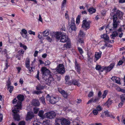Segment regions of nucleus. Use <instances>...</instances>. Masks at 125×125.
<instances>
[{"mask_svg":"<svg viewBox=\"0 0 125 125\" xmlns=\"http://www.w3.org/2000/svg\"><path fill=\"white\" fill-rule=\"evenodd\" d=\"M123 16L122 12L119 10H117L114 14L113 15V27L111 28H109L107 26L106 28V31L109 30L110 31L115 30L117 27L120 23L118 20V18L121 19Z\"/></svg>","mask_w":125,"mask_h":125,"instance_id":"f257e3e1","label":"nucleus"},{"mask_svg":"<svg viewBox=\"0 0 125 125\" xmlns=\"http://www.w3.org/2000/svg\"><path fill=\"white\" fill-rule=\"evenodd\" d=\"M17 98L18 99V101L15 98L12 101L13 104H15L17 102V104L15 106L14 109L12 110V112L14 113L19 112V109H21L22 102L24 100V96L23 95L19 94L17 96Z\"/></svg>","mask_w":125,"mask_h":125,"instance_id":"f03ea898","label":"nucleus"},{"mask_svg":"<svg viewBox=\"0 0 125 125\" xmlns=\"http://www.w3.org/2000/svg\"><path fill=\"white\" fill-rule=\"evenodd\" d=\"M41 72L42 75V79L47 78L48 76H49L51 75V72L45 67H43L41 69Z\"/></svg>","mask_w":125,"mask_h":125,"instance_id":"7ed1b4c3","label":"nucleus"},{"mask_svg":"<svg viewBox=\"0 0 125 125\" xmlns=\"http://www.w3.org/2000/svg\"><path fill=\"white\" fill-rule=\"evenodd\" d=\"M55 69L57 72L60 74H63L65 72L64 66L62 64H59Z\"/></svg>","mask_w":125,"mask_h":125,"instance_id":"20e7f679","label":"nucleus"},{"mask_svg":"<svg viewBox=\"0 0 125 125\" xmlns=\"http://www.w3.org/2000/svg\"><path fill=\"white\" fill-rule=\"evenodd\" d=\"M91 22L90 21H87L86 20H83V21L82 27L84 29H85L86 30L89 29L90 28V24Z\"/></svg>","mask_w":125,"mask_h":125,"instance_id":"39448f33","label":"nucleus"},{"mask_svg":"<svg viewBox=\"0 0 125 125\" xmlns=\"http://www.w3.org/2000/svg\"><path fill=\"white\" fill-rule=\"evenodd\" d=\"M56 115L55 113L52 111L48 112L45 114V116L47 118L51 119L54 118Z\"/></svg>","mask_w":125,"mask_h":125,"instance_id":"423d86ee","label":"nucleus"},{"mask_svg":"<svg viewBox=\"0 0 125 125\" xmlns=\"http://www.w3.org/2000/svg\"><path fill=\"white\" fill-rule=\"evenodd\" d=\"M69 39L66 34H62L60 39V41L62 42H69Z\"/></svg>","mask_w":125,"mask_h":125,"instance_id":"0eeeda50","label":"nucleus"},{"mask_svg":"<svg viewBox=\"0 0 125 125\" xmlns=\"http://www.w3.org/2000/svg\"><path fill=\"white\" fill-rule=\"evenodd\" d=\"M115 65L114 63H112L108 67L104 66V71H105L107 72L110 71L113 69Z\"/></svg>","mask_w":125,"mask_h":125,"instance_id":"6e6552de","label":"nucleus"},{"mask_svg":"<svg viewBox=\"0 0 125 125\" xmlns=\"http://www.w3.org/2000/svg\"><path fill=\"white\" fill-rule=\"evenodd\" d=\"M43 81L44 82H46L45 83L49 85V84H50L51 82H53L54 80L53 78L50 76V77L47 78H43Z\"/></svg>","mask_w":125,"mask_h":125,"instance_id":"1a4fd4ad","label":"nucleus"},{"mask_svg":"<svg viewBox=\"0 0 125 125\" xmlns=\"http://www.w3.org/2000/svg\"><path fill=\"white\" fill-rule=\"evenodd\" d=\"M70 26L69 31L71 32L73 31H75L76 29V28L75 23H72L69 25Z\"/></svg>","mask_w":125,"mask_h":125,"instance_id":"9d476101","label":"nucleus"},{"mask_svg":"<svg viewBox=\"0 0 125 125\" xmlns=\"http://www.w3.org/2000/svg\"><path fill=\"white\" fill-rule=\"evenodd\" d=\"M61 124L62 125H69L70 121L68 120L65 118L61 119Z\"/></svg>","mask_w":125,"mask_h":125,"instance_id":"9b49d317","label":"nucleus"},{"mask_svg":"<svg viewBox=\"0 0 125 125\" xmlns=\"http://www.w3.org/2000/svg\"><path fill=\"white\" fill-rule=\"evenodd\" d=\"M57 97L53 96H52L50 97V102L52 104H55L56 102H57V100H56Z\"/></svg>","mask_w":125,"mask_h":125,"instance_id":"f8f14e48","label":"nucleus"},{"mask_svg":"<svg viewBox=\"0 0 125 125\" xmlns=\"http://www.w3.org/2000/svg\"><path fill=\"white\" fill-rule=\"evenodd\" d=\"M58 91L62 94L64 98H66L68 96V94L64 90L59 89Z\"/></svg>","mask_w":125,"mask_h":125,"instance_id":"ddd939ff","label":"nucleus"},{"mask_svg":"<svg viewBox=\"0 0 125 125\" xmlns=\"http://www.w3.org/2000/svg\"><path fill=\"white\" fill-rule=\"evenodd\" d=\"M111 79L114 82L118 84H120V80L119 78L116 77H112Z\"/></svg>","mask_w":125,"mask_h":125,"instance_id":"4468645a","label":"nucleus"},{"mask_svg":"<svg viewBox=\"0 0 125 125\" xmlns=\"http://www.w3.org/2000/svg\"><path fill=\"white\" fill-rule=\"evenodd\" d=\"M71 83V84H73L74 85H77L78 86H79L80 85V84L78 83V81L75 79H73L72 81H70V82Z\"/></svg>","mask_w":125,"mask_h":125,"instance_id":"2eb2a0df","label":"nucleus"},{"mask_svg":"<svg viewBox=\"0 0 125 125\" xmlns=\"http://www.w3.org/2000/svg\"><path fill=\"white\" fill-rule=\"evenodd\" d=\"M34 117L33 113L32 112H28L27 115V117L28 119H31Z\"/></svg>","mask_w":125,"mask_h":125,"instance_id":"dca6fc26","label":"nucleus"},{"mask_svg":"<svg viewBox=\"0 0 125 125\" xmlns=\"http://www.w3.org/2000/svg\"><path fill=\"white\" fill-rule=\"evenodd\" d=\"M101 54L102 52L100 51L98 52H95V57L96 60H98L101 58Z\"/></svg>","mask_w":125,"mask_h":125,"instance_id":"f3484780","label":"nucleus"},{"mask_svg":"<svg viewBox=\"0 0 125 125\" xmlns=\"http://www.w3.org/2000/svg\"><path fill=\"white\" fill-rule=\"evenodd\" d=\"M32 104L34 106H38L40 105V103L38 100H33L32 102Z\"/></svg>","mask_w":125,"mask_h":125,"instance_id":"a211bd4d","label":"nucleus"},{"mask_svg":"<svg viewBox=\"0 0 125 125\" xmlns=\"http://www.w3.org/2000/svg\"><path fill=\"white\" fill-rule=\"evenodd\" d=\"M63 32H57L55 34V37L56 39L58 40L59 39L60 40V37L61 36V35H62Z\"/></svg>","mask_w":125,"mask_h":125,"instance_id":"6ab92c4d","label":"nucleus"},{"mask_svg":"<svg viewBox=\"0 0 125 125\" xmlns=\"http://www.w3.org/2000/svg\"><path fill=\"white\" fill-rule=\"evenodd\" d=\"M104 66L101 67L100 65H96L95 67L96 70L99 71V72H102L104 71Z\"/></svg>","mask_w":125,"mask_h":125,"instance_id":"aec40b11","label":"nucleus"},{"mask_svg":"<svg viewBox=\"0 0 125 125\" xmlns=\"http://www.w3.org/2000/svg\"><path fill=\"white\" fill-rule=\"evenodd\" d=\"M75 68L76 71L79 73H80V68L79 64H77L76 61L75 62Z\"/></svg>","mask_w":125,"mask_h":125,"instance_id":"412c9836","label":"nucleus"},{"mask_svg":"<svg viewBox=\"0 0 125 125\" xmlns=\"http://www.w3.org/2000/svg\"><path fill=\"white\" fill-rule=\"evenodd\" d=\"M70 77L68 76H66L65 77V80L66 81L65 84H66L70 85H71V83L70 81H69Z\"/></svg>","mask_w":125,"mask_h":125,"instance_id":"4be33fe9","label":"nucleus"},{"mask_svg":"<svg viewBox=\"0 0 125 125\" xmlns=\"http://www.w3.org/2000/svg\"><path fill=\"white\" fill-rule=\"evenodd\" d=\"M112 103V100H111L110 98H109L107 102L105 104V105H107L108 107H109Z\"/></svg>","mask_w":125,"mask_h":125,"instance_id":"5701e85b","label":"nucleus"},{"mask_svg":"<svg viewBox=\"0 0 125 125\" xmlns=\"http://www.w3.org/2000/svg\"><path fill=\"white\" fill-rule=\"evenodd\" d=\"M101 37L102 38L104 39L106 41L109 40V37L108 35L106 34H103L101 35Z\"/></svg>","mask_w":125,"mask_h":125,"instance_id":"b1692460","label":"nucleus"},{"mask_svg":"<svg viewBox=\"0 0 125 125\" xmlns=\"http://www.w3.org/2000/svg\"><path fill=\"white\" fill-rule=\"evenodd\" d=\"M50 121L49 120H45L43 121L42 124L43 125H50Z\"/></svg>","mask_w":125,"mask_h":125,"instance_id":"393cba45","label":"nucleus"},{"mask_svg":"<svg viewBox=\"0 0 125 125\" xmlns=\"http://www.w3.org/2000/svg\"><path fill=\"white\" fill-rule=\"evenodd\" d=\"M18 112L15 113V114L13 115L14 116V118L15 120H17L19 121L20 120V116L19 115H18L17 114H16Z\"/></svg>","mask_w":125,"mask_h":125,"instance_id":"a878e982","label":"nucleus"},{"mask_svg":"<svg viewBox=\"0 0 125 125\" xmlns=\"http://www.w3.org/2000/svg\"><path fill=\"white\" fill-rule=\"evenodd\" d=\"M67 43L64 45V47L66 48H70L71 47V43L70 41L69 42H66Z\"/></svg>","mask_w":125,"mask_h":125,"instance_id":"bb28decb","label":"nucleus"},{"mask_svg":"<svg viewBox=\"0 0 125 125\" xmlns=\"http://www.w3.org/2000/svg\"><path fill=\"white\" fill-rule=\"evenodd\" d=\"M88 11L90 13H93L95 12L96 10L92 7H91L89 9Z\"/></svg>","mask_w":125,"mask_h":125,"instance_id":"cd10ccee","label":"nucleus"},{"mask_svg":"<svg viewBox=\"0 0 125 125\" xmlns=\"http://www.w3.org/2000/svg\"><path fill=\"white\" fill-rule=\"evenodd\" d=\"M85 35V33H84L83 31L80 30L79 31V36L83 38L84 37Z\"/></svg>","mask_w":125,"mask_h":125,"instance_id":"c85d7f7f","label":"nucleus"},{"mask_svg":"<svg viewBox=\"0 0 125 125\" xmlns=\"http://www.w3.org/2000/svg\"><path fill=\"white\" fill-rule=\"evenodd\" d=\"M44 88V86H41L40 84H38L36 87V89L38 90L43 89Z\"/></svg>","mask_w":125,"mask_h":125,"instance_id":"c756f323","label":"nucleus"},{"mask_svg":"<svg viewBox=\"0 0 125 125\" xmlns=\"http://www.w3.org/2000/svg\"><path fill=\"white\" fill-rule=\"evenodd\" d=\"M118 35V33L117 32H114L111 36V38L113 39H114V38L115 37Z\"/></svg>","mask_w":125,"mask_h":125,"instance_id":"7c9ffc66","label":"nucleus"},{"mask_svg":"<svg viewBox=\"0 0 125 125\" xmlns=\"http://www.w3.org/2000/svg\"><path fill=\"white\" fill-rule=\"evenodd\" d=\"M44 111L42 110H41L39 111L38 115L40 117H44Z\"/></svg>","mask_w":125,"mask_h":125,"instance_id":"2f4dec72","label":"nucleus"},{"mask_svg":"<svg viewBox=\"0 0 125 125\" xmlns=\"http://www.w3.org/2000/svg\"><path fill=\"white\" fill-rule=\"evenodd\" d=\"M42 33L44 36L45 37L47 36L49 33V32L48 30H46L42 32Z\"/></svg>","mask_w":125,"mask_h":125,"instance_id":"473e14b6","label":"nucleus"},{"mask_svg":"<svg viewBox=\"0 0 125 125\" xmlns=\"http://www.w3.org/2000/svg\"><path fill=\"white\" fill-rule=\"evenodd\" d=\"M120 98L122 102H124L125 100V94H121L120 96Z\"/></svg>","mask_w":125,"mask_h":125,"instance_id":"72a5a7b5","label":"nucleus"},{"mask_svg":"<svg viewBox=\"0 0 125 125\" xmlns=\"http://www.w3.org/2000/svg\"><path fill=\"white\" fill-rule=\"evenodd\" d=\"M40 100L42 102L43 104H45V99L43 96L40 97Z\"/></svg>","mask_w":125,"mask_h":125,"instance_id":"f704fd0d","label":"nucleus"},{"mask_svg":"<svg viewBox=\"0 0 125 125\" xmlns=\"http://www.w3.org/2000/svg\"><path fill=\"white\" fill-rule=\"evenodd\" d=\"M30 60L28 59H27L26 62V67L27 68L29 67L30 66Z\"/></svg>","mask_w":125,"mask_h":125,"instance_id":"c9c22d12","label":"nucleus"},{"mask_svg":"<svg viewBox=\"0 0 125 125\" xmlns=\"http://www.w3.org/2000/svg\"><path fill=\"white\" fill-rule=\"evenodd\" d=\"M8 88L9 92L10 93H11L12 91L13 90V86H10L8 87Z\"/></svg>","mask_w":125,"mask_h":125,"instance_id":"e433bc0d","label":"nucleus"},{"mask_svg":"<svg viewBox=\"0 0 125 125\" xmlns=\"http://www.w3.org/2000/svg\"><path fill=\"white\" fill-rule=\"evenodd\" d=\"M104 115L106 116L111 117L112 115H111L108 111H107L104 112Z\"/></svg>","mask_w":125,"mask_h":125,"instance_id":"4c0bfd02","label":"nucleus"},{"mask_svg":"<svg viewBox=\"0 0 125 125\" xmlns=\"http://www.w3.org/2000/svg\"><path fill=\"white\" fill-rule=\"evenodd\" d=\"M108 92V91L107 90H105L104 91L103 94L102 96V97H103V99H104V98L106 97V96Z\"/></svg>","mask_w":125,"mask_h":125,"instance_id":"58836bf2","label":"nucleus"},{"mask_svg":"<svg viewBox=\"0 0 125 125\" xmlns=\"http://www.w3.org/2000/svg\"><path fill=\"white\" fill-rule=\"evenodd\" d=\"M20 33H22L26 34L27 33V31L25 29H23L21 30V31L20 32Z\"/></svg>","mask_w":125,"mask_h":125,"instance_id":"ea45409f","label":"nucleus"},{"mask_svg":"<svg viewBox=\"0 0 125 125\" xmlns=\"http://www.w3.org/2000/svg\"><path fill=\"white\" fill-rule=\"evenodd\" d=\"M66 3V0H63L62 4V8L64 7V5Z\"/></svg>","mask_w":125,"mask_h":125,"instance_id":"a19ab883","label":"nucleus"},{"mask_svg":"<svg viewBox=\"0 0 125 125\" xmlns=\"http://www.w3.org/2000/svg\"><path fill=\"white\" fill-rule=\"evenodd\" d=\"M88 55V61H89L91 59L92 57V55L91 54V53H88L87 54Z\"/></svg>","mask_w":125,"mask_h":125,"instance_id":"79ce46f5","label":"nucleus"},{"mask_svg":"<svg viewBox=\"0 0 125 125\" xmlns=\"http://www.w3.org/2000/svg\"><path fill=\"white\" fill-rule=\"evenodd\" d=\"M78 42L79 43L81 44H83L84 43L83 40V39L80 38L78 40Z\"/></svg>","mask_w":125,"mask_h":125,"instance_id":"37998d69","label":"nucleus"},{"mask_svg":"<svg viewBox=\"0 0 125 125\" xmlns=\"http://www.w3.org/2000/svg\"><path fill=\"white\" fill-rule=\"evenodd\" d=\"M33 110L34 113L35 114H37L39 110V108L35 107L34 108Z\"/></svg>","mask_w":125,"mask_h":125,"instance_id":"c03bdc74","label":"nucleus"},{"mask_svg":"<svg viewBox=\"0 0 125 125\" xmlns=\"http://www.w3.org/2000/svg\"><path fill=\"white\" fill-rule=\"evenodd\" d=\"M92 113L94 115H97L98 113V112L97 110L94 109L93 110Z\"/></svg>","mask_w":125,"mask_h":125,"instance_id":"a18cd8bd","label":"nucleus"},{"mask_svg":"<svg viewBox=\"0 0 125 125\" xmlns=\"http://www.w3.org/2000/svg\"><path fill=\"white\" fill-rule=\"evenodd\" d=\"M19 125H25V122L24 121H21L19 123Z\"/></svg>","mask_w":125,"mask_h":125,"instance_id":"49530a36","label":"nucleus"},{"mask_svg":"<svg viewBox=\"0 0 125 125\" xmlns=\"http://www.w3.org/2000/svg\"><path fill=\"white\" fill-rule=\"evenodd\" d=\"M78 49L81 54H82L83 53V51L81 48L79 47H78Z\"/></svg>","mask_w":125,"mask_h":125,"instance_id":"de8ad7c7","label":"nucleus"},{"mask_svg":"<svg viewBox=\"0 0 125 125\" xmlns=\"http://www.w3.org/2000/svg\"><path fill=\"white\" fill-rule=\"evenodd\" d=\"M124 61L122 60H120L119 61L117 66H120L122 65Z\"/></svg>","mask_w":125,"mask_h":125,"instance_id":"09e8293b","label":"nucleus"},{"mask_svg":"<svg viewBox=\"0 0 125 125\" xmlns=\"http://www.w3.org/2000/svg\"><path fill=\"white\" fill-rule=\"evenodd\" d=\"M96 110L97 111H100L102 110V108L100 105L96 107Z\"/></svg>","mask_w":125,"mask_h":125,"instance_id":"8fccbe9b","label":"nucleus"},{"mask_svg":"<svg viewBox=\"0 0 125 125\" xmlns=\"http://www.w3.org/2000/svg\"><path fill=\"white\" fill-rule=\"evenodd\" d=\"M93 92L91 91L88 94V96L89 97H92L93 96Z\"/></svg>","mask_w":125,"mask_h":125,"instance_id":"3c124183","label":"nucleus"},{"mask_svg":"<svg viewBox=\"0 0 125 125\" xmlns=\"http://www.w3.org/2000/svg\"><path fill=\"white\" fill-rule=\"evenodd\" d=\"M28 33L30 34H33L35 35V33L33 31H32L31 30H29L28 31Z\"/></svg>","mask_w":125,"mask_h":125,"instance_id":"603ef678","label":"nucleus"},{"mask_svg":"<svg viewBox=\"0 0 125 125\" xmlns=\"http://www.w3.org/2000/svg\"><path fill=\"white\" fill-rule=\"evenodd\" d=\"M100 99L99 98H98V97H95V99L94 100H93V102H97Z\"/></svg>","mask_w":125,"mask_h":125,"instance_id":"864d4df0","label":"nucleus"},{"mask_svg":"<svg viewBox=\"0 0 125 125\" xmlns=\"http://www.w3.org/2000/svg\"><path fill=\"white\" fill-rule=\"evenodd\" d=\"M28 68L29 70L30 71V72L33 71L34 70V69L32 67H30L29 66V67H28Z\"/></svg>","mask_w":125,"mask_h":125,"instance_id":"5fc2aeb1","label":"nucleus"},{"mask_svg":"<svg viewBox=\"0 0 125 125\" xmlns=\"http://www.w3.org/2000/svg\"><path fill=\"white\" fill-rule=\"evenodd\" d=\"M24 51H23V50H19L18 51V53L19 54H23L24 53Z\"/></svg>","mask_w":125,"mask_h":125,"instance_id":"6e6d98bb","label":"nucleus"},{"mask_svg":"<svg viewBox=\"0 0 125 125\" xmlns=\"http://www.w3.org/2000/svg\"><path fill=\"white\" fill-rule=\"evenodd\" d=\"M51 96H50L49 94H48L46 97V99L48 100H50V97Z\"/></svg>","mask_w":125,"mask_h":125,"instance_id":"4d7b16f0","label":"nucleus"},{"mask_svg":"<svg viewBox=\"0 0 125 125\" xmlns=\"http://www.w3.org/2000/svg\"><path fill=\"white\" fill-rule=\"evenodd\" d=\"M7 87L10 86V85L11 84V82L10 81V79H9L8 81L7 82Z\"/></svg>","mask_w":125,"mask_h":125,"instance_id":"13d9d810","label":"nucleus"},{"mask_svg":"<svg viewBox=\"0 0 125 125\" xmlns=\"http://www.w3.org/2000/svg\"><path fill=\"white\" fill-rule=\"evenodd\" d=\"M39 70L37 71V75H36V78L39 80H40V79L39 78Z\"/></svg>","mask_w":125,"mask_h":125,"instance_id":"bf43d9fd","label":"nucleus"},{"mask_svg":"<svg viewBox=\"0 0 125 125\" xmlns=\"http://www.w3.org/2000/svg\"><path fill=\"white\" fill-rule=\"evenodd\" d=\"M50 62L49 61H47L45 62V64L46 65H48L50 64Z\"/></svg>","mask_w":125,"mask_h":125,"instance_id":"052dcab7","label":"nucleus"},{"mask_svg":"<svg viewBox=\"0 0 125 125\" xmlns=\"http://www.w3.org/2000/svg\"><path fill=\"white\" fill-rule=\"evenodd\" d=\"M46 39L49 42H51L52 41V39L51 38L49 37H47L46 38Z\"/></svg>","mask_w":125,"mask_h":125,"instance_id":"680f3d73","label":"nucleus"},{"mask_svg":"<svg viewBox=\"0 0 125 125\" xmlns=\"http://www.w3.org/2000/svg\"><path fill=\"white\" fill-rule=\"evenodd\" d=\"M102 93L101 91H99L98 94V98H100L101 97V96L102 95Z\"/></svg>","mask_w":125,"mask_h":125,"instance_id":"e2e57ef3","label":"nucleus"},{"mask_svg":"<svg viewBox=\"0 0 125 125\" xmlns=\"http://www.w3.org/2000/svg\"><path fill=\"white\" fill-rule=\"evenodd\" d=\"M38 52L37 51H36L35 52L34 54V55L35 57H36L37 56Z\"/></svg>","mask_w":125,"mask_h":125,"instance_id":"0e129e2a","label":"nucleus"},{"mask_svg":"<svg viewBox=\"0 0 125 125\" xmlns=\"http://www.w3.org/2000/svg\"><path fill=\"white\" fill-rule=\"evenodd\" d=\"M124 102H121L119 104H118V106L119 107H121L122 106V105L124 103Z\"/></svg>","mask_w":125,"mask_h":125,"instance_id":"69168bd1","label":"nucleus"},{"mask_svg":"<svg viewBox=\"0 0 125 125\" xmlns=\"http://www.w3.org/2000/svg\"><path fill=\"white\" fill-rule=\"evenodd\" d=\"M59 120L57 119L55 120L56 124H55V125H60L58 123V121Z\"/></svg>","mask_w":125,"mask_h":125,"instance_id":"338daca9","label":"nucleus"},{"mask_svg":"<svg viewBox=\"0 0 125 125\" xmlns=\"http://www.w3.org/2000/svg\"><path fill=\"white\" fill-rule=\"evenodd\" d=\"M61 31H65V28L64 26H62V28L61 29Z\"/></svg>","mask_w":125,"mask_h":125,"instance_id":"774afa93","label":"nucleus"}]
</instances>
